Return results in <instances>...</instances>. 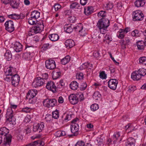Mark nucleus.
Returning a JSON list of instances; mask_svg holds the SVG:
<instances>
[{
  "label": "nucleus",
  "mask_w": 146,
  "mask_h": 146,
  "mask_svg": "<svg viewBox=\"0 0 146 146\" xmlns=\"http://www.w3.org/2000/svg\"><path fill=\"white\" fill-rule=\"evenodd\" d=\"M9 130L5 127L1 128L0 129V135L3 137V144L6 146L9 145L11 143L12 136L10 134H7Z\"/></svg>",
  "instance_id": "obj_1"
},
{
  "label": "nucleus",
  "mask_w": 146,
  "mask_h": 146,
  "mask_svg": "<svg viewBox=\"0 0 146 146\" xmlns=\"http://www.w3.org/2000/svg\"><path fill=\"white\" fill-rule=\"evenodd\" d=\"M110 23V21L107 19H102L99 20L97 25L101 33L103 34L106 33Z\"/></svg>",
  "instance_id": "obj_2"
},
{
  "label": "nucleus",
  "mask_w": 146,
  "mask_h": 146,
  "mask_svg": "<svg viewBox=\"0 0 146 146\" xmlns=\"http://www.w3.org/2000/svg\"><path fill=\"white\" fill-rule=\"evenodd\" d=\"M6 117V123H8L14 125L15 123L16 119L14 116L13 112L11 108L10 107L7 110Z\"/></svg>",
  "instance_id": "obj_3"
},
{
  "label": "nucleus",
  "mask_w": 146,
  "mask_h": 146,
  "mask_svg": "<svg viewBox=\"0 0 146 146\" xmlns=\"http://www.w3.org/2000/svg\"><path fill=\"white\" fill-rule=\"evenodd\" d=\"M45 78H41L40 77H37L36 78L33 82L32 86L35 88L42 86L45 82L46 79L48 77V75L45 73L44 74Z\"/></svg>",
  "instance_id": "obj_4"
},
{
  "label": "nucleus",
  "mask_w": 146,
  "mask_h": 146,
  "mask_svg": "<svg viewBox=\"0 0 146 146\" xmlns=\"http://www.w3.org/2000/svg\"><path fill=\"white\" fill-rule=\"evenodd\" d=\"M37 94V91L35 90H29L27 94L26 98L28 100L29 103L33 104L35 102L34 97Z\"/></svg>",
  "instance_id": "obj_5"
},
{
  "label": "nucleus",
  "mask_w": 146,
  "mask_h": 146,
  "mask_svg": "<svg viewBox=\"0 0 146 146\" xmlns=\"http://www.w3.org/2000/svg\"><path fill=\"white\" fill-rule=\"evenodd\" d=\"M44 105L48 108L53 107L57 105L56 100L55 99L47 98L43 102Z\"/></svg>",
  "instance_id": "obj_6"
},
{
  "label": "nucleus",
  "mask_w": 146,
  "mask_h": 146,
  "mask_svg": "<svg viewBox=\"0 0 146 146\" xmlns=\"http://www.w3.org/2000/svg\"><path fill=\"white\" fill-rule=\"evenodd\" d=\"M144 15L140 11H136L133 13L132 17L134 21H141L143 19Z\"/></svg>",
  "instance_id": "obj_7"
},
{
  "label": "nucleus",
  "mask_w": 146,
  "mask_h": 146,
  "mask_svg": "<svg viewBox=\"0 0 146 146\" xmlns=\"http://www.w3.org/2000/svg\"><path fill=\"white\" fill-rule=\"evenodd\" d=\"M44 25L43 23L41 22V23L38 22L37 24L32 28V31H34L35 34H36L39 33L43 30L44 28Z\"/></svg>",
  "instance_id": "obj_8"
},
{
  "label": "nucleus",
  "mask_w": 146,
  "mask_h": 146,
  "mask_svg": "<svg viewBox=\"0 0 146 146\" xmlns=\"http://www.w3.org/2000/svg\"><path fill=\"white\" fill-rule=\"evenodd\" d=\"M118 83V80L116 79H110L108 82V87L111 90H115Z\"/></svg>",
  "instance_id": "obj_9"
},
{
  "label": "nucleus",
  "mask_w": 146,
  "mask_h": 146,
  "mask_svg": "<svg viewBox=\"0 0 146 146\" xmlns=\"http://www.w3.org/2000/svg\"><path fill=\"white\" fill-rule=\"evenodd\" d=\"M6 29L10 33L14 30L13 23L12 21L9 20L7 21L5 24Z\"/></svg>",
  "instance_id": "obj_10"
},
{
  "label": "nucleus",
  "mask_w": 146,
  "mask_h": 146,
  "mask_svg": "<svg viewBox=\"0 0 146 146\" xmlns=\"http://www.w3.org/2000/svg\"><path fill=\"white\" fill-rule=\"evenodd\" d=\"M64 30L67 33H70L72 32L73 29H74L76 31H77V30H78L80 29V27L77 25L74 26L72 24L70 25L65 26L64 27Z\"/></svg>",
  "instance_id": "obj_11"
},
{
  "label": "nucleus",
  "mask_w": 146,
  "mask_h": 146,
  "mask_svg": "<svg viewBox=\"0 0 146 146\" xmlns=\"http://www.w3.org/2000/svg\"><path fill=\"white\" fill-rule=\"evenodd\" d=\"M46 67L50 70H52L56 67V64L54 60H46L45 61Z\"/></svg>",
  "instance_id": "obj_12"
},
{
  "label": "nucleus",
  "mask_w": 146,
  "mask_h": 146,
  "mask_svg": "<svg viewBox=\"0 0 146 146\" xmlns=\"http://www.w3.org/2000/svg\"><path fill=\"white\" fill-rule=\"evenodd\" d=\"M11 83L12 85L16 86L18 85L20 81V77L17 74H14L11 77Z\"/></svg>",
  "instance_id": "obj_13"
},
{
  "label": "nucleus",
  "mask_w": 146,
  "mask_h": 146,
  "mask_svg": "<svg viewBox=\"0 0 146 146\" xmlns=\"http://www.w3.org/2000/svg\"><path fill=\"white\" fill-rule=\"evenodd\" d=\"M46 87L48 89L52 91L53 92H56L57 89L54 83L52 81H50L47 83Z\"/></svg>",
  "instance_id": "obj_14"
},
{
  "label": "nucleus",
  "mask_w": 146,
  "mask_h": 146,
  "mask_svg": "<svg viewBox=\"0 0 146 146\" xmlns=\"http://www.w3.org/2000/svg\"><path fill=\"white\" fill-rule=\"evenodd\" d=\"M44 127V123L43 122H41L40 123H38L36 125L34 126L33 130L34 132L40 133L43 129Z\"/></svg>",
  "instance_id": "obj_15"
},
{
  "label": "nucleus",
  "mask_w": 146,
  "mask_h": 146,
  "mask_svg": "<svg viewBox=\"0 0 146 146\" xmlns=\"http://www.w3.org/2000/svg\"><path fill=\"white\" fill-rule=\"evenodd\" d=\"M5 74L6 76H13L14 74H17L16 70L13 67L10 66L9 68L5 72Z\"/></svg>",
  "instance_id": "obj_16"
},
{
  "label": "nucleus",
  "mask_w": 146,
  "mask_h": 146,
  "mask_svg": "<svg viewBox=\"0 0 146 146\" xmlns=\"http://www.w3.org/2000/svg\"><path fill=\"white\" fill-rule=\"evenodd\" d=\"M79 126L78 124H73L71 126L70 129L71 132L73 133V135L76 136L78 134Z\"/></svg>",
  "instance_id": "obj_17"
},
{
  "label": "nucleus",
  "mask_w": 146,
  "mask_h": 146,
  "mask_svg": "<svg viewBox=\"0 0 146 146\" xmlns=\"http://www.w3.org/2000/svg\"><path fill=\"white\" fill-rule=\"evenodd\" d=\"M8 17L14 20H18L19 19H23L25 17L23 14H20V15L14 13L8 15Z\"/></svg>",
  "instance_id": "obj_18"
},
{
  "label": "nucleus",
  "mask_w": 146,
  "mask_h": 146,
  "mask_svg": "<svg viewBox=\"0 0 146 146\" xmlns=\"http://www.w3.org/2000/svg\"><path fill=\"white\" fill-rule=\"evenodd\" d=\"M68 99L70 102L73 105L76 104L78 102L76 94H71L69 96Z\"/></svg>",
  "instance_id": "obj_19"
},
{
  "label": "nucleus",
  "mask_w": 146,
  "mask_h": 146,
  "mask_svg": "<svg viewBox=\"0 0 146 146\" xmlns=\"http://www.w3.org/2000/svg\"><path fill=\"white\" fill-rule=\"evenodd\" d=\"M141 77L137 70L133 72L131 75V78L134 80H139Z\"/></svg>",
  "instance_id": "obj_20"
},
{
  "label": "nucleus",
  "mask_w": 146,
  "mask_h": 146,
  "mask_svg": "<svg viewBox=\"0 0 146 146\" xmlns=\"http://www.w3.org/2000/svg\"><path fill=\"white\" fill-rule=\"evenodd\" d=\"M70 8L71 9H77V11H81L82 6L81 5L77 2L72 3L70 5Z\"/></svg>",
  "instance_id": "obj_21"
},
{
  "label": "nucleus",
  "mask_w": 146,
  "mask_h": 146,
  "mask_svg": "<svg viewBox=\"0 0 146 146\" xmlns=\"http://www.w3.org/2000/svg\"><path fill=\"white\" fill-rule=\"evenodd\" d=\"M64 44L66 47L67 48H71L75 45L74 41L71 39L66 40Z\"/></svg>",
  "instance_id": "obj_22"
},
{
  "label": "nucleus",
  "mask_w": 146,
  "mask_h": 146,
  "mask_svg": "<svg viewBox=\"0 0 146 146\" xmlns=\"http://www.w3.org/2000/svg\"><path fill=\"white\" fill-rule=\"evenodd\" d=\"M44 143L41 140H37L29 144V146H43Z\"/></svg>",
  "instance_id": "obj_23"
},
{
  "label": "nucleus",
  "mask_w": 146,
  "mask_h": 146,
  "mask_svg": "<svg viewBox=\"0 0 146 146\" xmlns=\"http://www.w3.org/2000/svg\"><path fill=\"white\" fill-rule=\"evenodd\" d=\"M14 49L16 52H19L22 50V45L19 42H16L14 45Z\"/></svg>",
  "instance_id": "obj_24"
},
{
  "label": "nucleus",
  "mask_w": 146,
  "mask_h": 146,
  "mask_svg": "<svg viewBox=\"0 0 146 146\" xmlns=\"http://www.w3.org/2000/svg\"><path fill=\"white\" fill-rule=\"evenodd\" d=\"M135 139L132 138H129L125 142V146H134Z\"/></svg>",
  "instance_id": "obj_25"
},
{
  "label": "nucleus",
  "mask_w": 146,
  "mask_h": 146,
  "mask_svg": "<svg viewBox=\"0 0 146 146\" xmlns=\"http://www.w3.org/2000/svg\"><path fill=\"white\" fill-rule=\"evenodd\" d=\"M145 3V0H137L134 3L135 6L138 7L143 6Z\"/></svg>",
  "instance_id": "obj_26"
},
{
  "label": "nucleus",
  "mask_w": 146,
  "mask_h": 146,
  "mask_svg": "<svg viewBox=\"0 0 146 146\" xmlns=\"http://www.w3.org/2000/svg\"><path fill=\"white\" fill-rule=\"evenodd\" d=\"M94 9L92 7H88L84 9V13L86 15H88L92 13L94 11Z\"/></svg>",
  "instance_id": "obj_27"
},
{
  "label": "nucleus",
  "mask_w": 146,
  "mask_h": 146,
  "mask_svg": "<svg viewBox=\"0 0 146 146\" xmlns=\"http://www.w3.org/2000/svg\"><path fill=\"white\" fill-rule=\"evenodd\" d=\"M19 0H12L11 3V5L13 8H17L19 5Z\"/></svg>",
  "instance_id": "obj_28"
},
{
  "label": "nucleus",
  "mask_w": 146,
  "mask_h": 146,
  "mask_svg": "<svg viewBox=\"0 0 146 146\" xmlns=\"http://www.w3.org/2000/svg\"><path fill=\"white\" fill-rule=\"evenodd\" d=\"M5 58L7 61L11 60L12 58V55L11 52L9 50H7L4 55Z\"/></svg>",
  "instance_id": "obj_29"
},
{
  "label": "nucleus",
  "mask_w": 146,
  "mask_h": 146,
  "mask_svg": "<svg viewBox=\"0 0 146 146\" xmlns=\"http://www.w3.org/2000/svg\"><path fill=\"white\" fill-rule=\"evenodd\" d=\"M48 37L50 40L53 41L57 40L59 38V36L56 34H53L49 35Z\"/></svg>",
  "instance_id": "obj_30"
},
{
  "label": "nucleus",
  "mask_w": 146,
  "mask_h": 146,
  "mask_svg": "<svg viewBox=\"0 0 146 146\" xmlns=\"http://www.w3.org/2000/svg\"><path fill=\"white\" fill-rule=\"evenodd\" d=\"M78 84L76 81H74L71 83L70 84V88L73 90H76L78 87Z\"/></svg>",
  "instance_id": "obj_31"
},
{
  "label": "nucleus",
  "mask_w": 146,
  "mask_h": 146,
  "mask_svg": "<svg viewBox=\"0 0 146 146\" xmlns=\"http://www.w3.org/2000/svg\"><path fill=\"white\" fill-rule=\"evenodd\" d=\"M40 16V13L36 11H33L31 15V18L33 19H36L39 18Z\"/></svg>",
  "instance_id": "obj_32"
},
{
  "label": "nucleus",
  "mask_w": 146,
  "mask_h": 146,
  "mask_svg": "<svg viewBox=\"0 0 146 146\" xmlns=\"http://www.w3.org/2000/svg\"><path fill=\"white\" fill-rule=\"evenodd\" d=\"M61 75L60 71H54L52 74V78L53 80H56L59 78Z\"/></svg>",
  "instance_id": "obj_33"
},
{
  "label": "nucleus",
  "mask_w": 146,
  "mask_h": 146,
  "mask_svg": "<svg viewBox=\"0 0 146 146\" xmlns=\"http://www.w3.org/2000/svg\"><path fill=\"white\" fill-rule=\"evenodd\" d=\"M144 41H139L137 42L136 45L139 50H142L144 48Z\"/></svg>",
  "instance_id": "obj_34"
},
{
  "label": "nucleus",
  "mask_w": 146,
  "mask_h": 146,
  "mask_svg": "<svg viewBox=\"0 0 146 146\" xmlns=\"http://www.w3.org/2000/svg\"><path fill=\"white\" fill-rule=\"evenodd\" d=\"M70 60V57L69 56H67L61 60V63L62 64L65 65Z\"/></svg>",
  "instance_id": "obj_35"
},
{
  "label": "nucleus",
  "mask_w": 146,
  "mask_h": 146,
  "mask_svg": "<svg viewBox=\"0 0 146 146\" xmlns=\"http://www.w3.org/2000/svg\"><path fill=\"white\" fill-rule=\"evenodd\" d=\"M72 115H69L66 113L64 114L62 116V120L67 122L70 119Z\"/></svg>",
  "instance_id": "obj_36"
},
{
  "label": "nucleus",
  "mask_w": 146,
  "mask_h": 146,
  "mask_svg": "<svg viewBox=\"0 0 146 146\" xmlns=\"http://www.w3.org/2000/svg\"><path fill=\"white\" fill-rule=\"evenodd\" d=\"M137 71L141 77L146 75V69L144 68H141L139 69Z\"/></svg>",
  "instance_id": "obj_37"
},
{
  "label": "nucleus",
  "mask_w": 146,
  "mask_h": 146,
  "mask_svg": "<svg viewBox=\"0 0 146 146\" xmlns=\"http://www.w3.org/2000/svg\"><path fill=\"white\" fill-rule=\"evenodd\" d=\"M130 40L129 38L125 37V40H120V43L122 45H126L128 44Z\"/></svg>",
  "instance_id": "obj_38"
},
{
  "label": "nucleus",
  "mask_w": 146,
  "mask_h": 146,
  "mask_svg": "<svg viewBox=\"0 0 146 146\" xmlns=\"http://www.w3.org/2000/svg\"><path fill=\"white\" fill-rule=\"evenodd\" d=\"M101 97V94L98 92H95L93 96V98L96 100H98L100 99Z\"/></svg>",
  "instance_id": "obj_39"
},
{
  "label": "nucleus",
  "mask_w": 146,
  "mask_h": 146,
  "mask_svg": "<svg viewBox=\"0 0 146 146\" xmlns=\"http://www.w3.org/2000/svg\"><path fill=\"white\" fill-rule=\"evenodd\" d=\"M80 29H79L78 30L77 29V31H78V32L79 33V34L80 35V36H85L86 34L85 31L83 29L82 27V26L81 27H80Z\"/></svg>",
  "instance_id": "obj_40"
},
{
  "label": "nucleus",
  "mask_w": 146,
  "mask_h": 146,
  "mask_svg": "<svg viewBox=\"0 0 146 146\" xmlns=\"http://www.w3.org/2000/svg\"><path fill=\"white\" fill-rule=\"evenodd\" d=\"M139 60L140 64L146 65V57H141L139 58Z\"/></svg>",
  "instance_id": "obj_41"
},
{
  "label": "nucleus",
  "mask_w": 146,
  "mask_h": 146,
  "mask_svg": "<svg viewBox=\"0 0 146 146\" xmlns=\"http://www.w3.org/2000/svg\"><path fill=\"white\" fill-rule=\"evenodd\" d=\"M76 95L78 101L79 100H80V101H81L84 99V96L82 93H79L78 94H76Z\"/></svg>",
  "instance_id": "obj_42"
},
{
  "label": "nucleus",
  "mask_w": 146,
  "mask_h": 146,
  "mask_svg": "<svg viewBox=\"0 0 146 146\" xmlns=\"http://www.w3.org/2000/svg\"><path fill=\"white\" fill-rule=\"evenodd\" d=\"M28 22L31 25H33L36 24L37 21L35 19H33L31 18V17L29 18L28 20Z\"/></svg>",
  "instance_id": "obj_43"
},
{
  "label": "nucleus",
  "mask_w": 146,
  "mask_h": 146,
  "mask_svg": "<svg viewBox=\"0 0 146 146\" xmlns=\"http://www.w3.org/2000/svg\"><path fill=\"white\" fill-rule=\"evenodd\" d=\"M64 83L62 80H61L60 81V83L58 85H57L56 88L57 89H62L64 86Z\"/></svg>",
  "instance_id": "obj_44"
},
{
  "label": "nucleus",
  "mask_w": 146,
  "mask_h": 146,
  "mask_svg": "<svg viewBox=\"0 0 146 146\" xmlns=\"http://www.w3.org/2000/svg\"><path fill=\"white\" fill-rule=\"evenodd\" d=\"M52 117L54 119H57L59 117V112L58 111H56L52 113Z\"/></svg>",
  "instance_id": "obj_45"
},
{
  "label": "nucleus",
  "mask_w": 146,
  "mask_h": 146,
  "mask_svg": "<svg viewBox=\"0 0 146 146\" xmlns=\"http://www.w3.org/2000/svg\"><path fill=\"white\" fill-rule=\"evenodd\" d=\"M131 35L133 36H140L139 31L137 30L133 31L131 33Z\"/></svg>",
  "instance_id": "obj_46"
},
{
  "label": "nucleus",
  "mask_w": 146,
  "mask_h": 146,
  "mask_svg": "<svg viewBox=\"0 0 146 146\" xmlns=\"http://www.w3.org/2000/svg\"><path fill=\"white\" fill-rule=\"evenodd\" d=\"M98 105L96 104H93L90 106L91 110L93 111L97 110L98 109Z\"/></svg>",
  "instance_id": "obj_47"
},
{
  "label": "nucleus",
  "mask_w": 146,
  "mask_h": 146,
  "mask_svg": "<svg viewBox=\"0 0 146 146\" xmlns=\"http://www.w3.org/2000/svg\"><path fill=\"white\" fill-rule=\"evenodd\" d=\"M113 7V3L109 2L106 4V6L105 7L106 9L109 10L111 9Z\"/></svg>",
  "instance_id": "obj_48"
},
{
  "label": "nucleus",
  "mask_w": 146,
  "mask_h": 146,
  "mask_svg": "<svg viewBox=\"0 0 146 146\" xmlns=\"http://www.w3.org/2000/svg\"><path fill=\"white\" fill-rule=\"evenodd\" d=\"M84 75L82 73H78L76 75V78L78 80H81L83 78Z\"/></svg>",
  "instance_id": "obj_49"
},
{
  "label": "nucleus",
  "mask_w": 146,
  "mask_h": 146,
  "mask_svg": "<svg viewBox=\"0 0 146 146\" xmlns=\"http://www.w3.org/2000/svg\"><path fill=\"white\" fill-rule=\"evenodd\" d=\"M119 32V34L117 35V36L120 39L123 38L125 36L124 33L121 31Z\"/></svg>",
  "instance_id": "obj_50"
},
{
  "label": "nucleus",
  "mask_w": 146,
  "mask_h": 146,
  "mask_svg": "<svg viewBox=\"0 0 146 146\" xmlns=\"http://www.w3.org/2000/svg\"><path fill=\"white\" fill-rule=\"evenodd\" d=\"M99 76L100 78L102 79H105L106 78V75L104 71H102L100 73Z\"/></svg>",
  "instance_id": "obj_51"
},
{
  "label": "nucleus",
  "mask_w": 146,
  "mask_h": 146,
  "mask_svg": "<svg viewBox=\"0 0 146 146\" xmlns=\"http://www.w3.org/2000/svg\"><path fill=\"white\" fill-rule=\"evenodd\" d=\"M90 65L89 64L87 63H85L83 64L82 65H81L79 67L80 69V70H83L88 67V66Z\"/></svg>",
  "instance_id": "obj_52"
},
{
  "label": "nucleus",
  "mask_w": 146,
  "mask_h": 146,
  "mask_svg": "<svg viewBox=\"0 0 146 146\" xmlns=\"http://www.w3.org/2000/svg\"><path fill=\"white\" fill-rule=\"evenodd\" d=\"M85 143L82 141H79L77 142L75 146H84Z\"/></svg>",
  "instance_id": "obj_53"
},
{
  "label": "nucleus",
  "mask_w": 146,
  "mask_h": 146,
  "mask_svg": "<svg viewBox=\"0 0 146 146\" xmlns=\"http://www.w3.org/2000/svg\"><path fill=\"white\" fill-rule=\"evenodd\" d=\"M106 15V11H101L98 13V16L99 17H104Z\"/></svg>",
  "instance_id": "obj_54"
},
{
  "label": "nucleus",
  "mask_w": 146,
  "mask_h": 146,
  "mask_svg": "<svg viewBox=\"0 0 146 146\" xmlns=\"http://www.w3.org/2000/svg\"><path fill=\"white\" fill-rule=\"evenodd\" d=\"M31 109L30 108L25 107L23 108L22 111L23 112L27 113L31 111Z\"/></svg>",
  "instance_id": "obj_55"
},
{
  "label": "nucleus",
  "mask_w": 146,
  "mask_h": 146,
  "mask_svg": "<svg viewBox=\"0 0 146 146\" xmlns=\"http://www.w3.org/2000/svg\"><path fill=\"white\" fill-rule=\"evenodd\" d=\"M87 85L85 83H83L82 84L80 87V89L81 90H84L86 88Z\"/></svg>",
  "instance_id": "obj_56"
},
{
  "label": "nucleus",
  "mask_w": 146,
  "mask_h": 146,
  "mask_svg": "<svg viewBox=\"0 0 146 146\" xmlns=\"http://www.w3.org/2000/svg\"><path fill=\"white\" fill-rule=\"evenodd\" d=\"M67 135H68V136L70 137H71L73 136V135H69L68 132H65V131H61V136H64Z\"/></svg>",
  "instance_id": "obj_57"
},
{
  "label": "nucleus",
  "mask_w": 146,
  "mask_h": 146,
  "mask_svg": "<svg viewBox=\"0 0 146 146\" xmlns=\"http://www.w3.org/2000/svg\"><path fill=\"white\" fill-rule=\"evenodd\" d=\"M52 117V116L50 114H47L45 117V119L47 121H50L51 120Z\"/></svg>",
  "instance_id": "obj_58"
},
{
  "label": "nucleus",
  "mask_w": 146,
  "mask_h": 146,
  "mask_svg": "<svg viewBox=\"0 0 146 146\" xmlns=\"http://www.w3.org/2000/svg\"><path fill=\"white\" fill-rule=\"evenodd\" d=\"M54 7L55 11H56L60 8L61 6L59 4H55L54 5Z\"/></svg>",
  "instance_id": "obj_59"
},
{
  "label": "nucleus",
  "mask_w": 146,
  "mask_h": 146,
  "mask_svg": "<svg viewBox=\"0 0 146 146\" xmlns=\"http://www.w3.org/2000/svg\"><path fill=\"white\" fill-rule=\"evenodd\" d=\"M120 31H123L125 33H127V32H129L130 31V28L127 27L125 28L124 29H121Z\"/></svg>",
  "instance_id": "obj_60"
},
{
  "label": "nucleus",
  "mask_w": 146,
  "mask_h": 146,
  "mask_svg": "<svg viewBox=\"0 0 146 146\" xmlns=\"http://www.w3.org/2000/svg\"><path fill=\"white\" fill-rule=\"evenodd\" d=\"M99 33L98 31H96L94 33L93 35L92 38H97L98 36V35H99Z\"/></svg>",
  "instance_id": "obj_61"
},
{
  "label": "nucleus",
  "mask_w": 146,
  "mask_h": 146,
  "mask_svg": "<svg viewBox=\"0 0 146 146\" xmlns=\"http://www.w3.org/2000/svg\"><path fill=\"white\" fill-rule=\"evenodd\" d=\"M109 53L110 58H111L113 62L114 63H115L117 65H118L119 64V63L116 62V61L114 59V58L112 56V54L111 53L109 52Z\"/></svg>",
  "instance_id": "obj_62"
},
{
  "label": "nucleus",
  "mask_w": 146,
  "mask_h": 146,
  "mask_svg": "<svg viewBox=\"0 0 146 146\" xmlns=\"http://www.w3.org/2000/svg\"><path fill=\"white\" fill-rule=\"evenodd\" d=\"M93 55L95 57L97 58L100 56V53L98 51H96L93 53Z\"/></svg>",
  "instance_id": "obj_63"
},
{
  "label": "nucleus",
  "mask_w": 146,
  "mask_h": 146,
  "mask_svg": "<svg viewBox=\"0 0 146 146\" xmlns=\"http://www.w3.org/2000/svg\"><path fill=\"white\" fill-rule=\"evenodd\" d=\"M114 138L117 140L118 138L119 137L120 134L119 132H117L116 133H115L113 135Z\"/></svg>",
  "instance_id": "obj_64"
}]
</instances>
